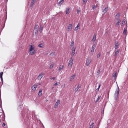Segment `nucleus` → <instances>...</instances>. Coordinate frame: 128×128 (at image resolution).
<instances>
[{"label":"nucleus","mask_w":128,"mask_h":128,"mask_svg":"<svg viewBox=\"0 0 128 128\" xmlns=\"http://www.w3.org/2000/svg\"><path fill=\"white\" fill-rule=\"evenodd\" d=\"M55 77H53L52 78H51V79H52L53 80H54L55 79Z\"/></svg>","instance_id":"49530a36"},{"label":"nucleus","mask_w":128,"mask_h":128,"mask_svg":"<svg viewBox=\"0 0 128 128\" xmlns=\"http://www.w3.org/2000/svg\"><path fill=\"white\" fill-rule=\"evenodd\" d=\"M44 74L43 72H41L40 74L38 77V80H40L42 76L44 75Z\"/></svg>","instance_id":"39448f33"},{"label":"nucleus","mask_w":128,"mask_h":128,"mask_svg":"<svg viewBox=\"0 0 128 128\" xmlns=\"http://www.w3.org/2000/svg\"><path fill=\"white\" fill-rule=\"evenodd\" d=\"M1 105V104L0 103V106Z\"/></svg>","instance_id":"5fc2aeb1"},{"label":"nucleus","mask_w":128,"mask_h":128,"mask_svg":"<svg viewBox=\"0 0 128 128\" xmlns=\"http://www.w3.org/2000/svg\"><path fill=\"white\" fill-rule=\"evenodd\" d=\"M35 48V46L33 44H31L29 46V51H31L34 50Z\"/></svg>","instance_id":"7ed1b4c3"},{"label":"nucleus","mask_w":128,"mask_h":128,"mask_svg":"<svg viewBox=\"0 0 128 128\" xmlns=\"http://www.w3.org/2000/svg\"><path fill=\"white\" fill-rule=\"evenodd\" d=\"M38 46L43 48L44 47V45L42 43H41L38 45Z\"/></svg>","instance_id":"6ab92c4d"},{"label":"nucleus","mask_w":128,"mask_h":128,"mask_svg":"<svg viewBox=\"0 0 128 128\" xmlns=\"http://www.w3.org/2000/svg\"><path fill=\"white\" fill-rule=\"evenodd\" d=\"M127 32V30L126 28H124V29L123 31V34L124 35H126V32Z\"/></svg>","instance_id":"b1692460"},{"label":"nucleus","mask_w":128,"mask_h":128,"mask_svg":"<svg viewBox=\"0 0 128 128\" xmlns=\"http://www.w3.org/2000/svg\"><path fill=\"white\" fill-rule=\"evenodd\" d=\"M120 14L118 13L116 14V19L118 20H120L119 19V17L120 16Z\"/></svg>","instance_id":"a211bd4d"},{"label":"nucleus","mask_w":128,"mask_h":128,"mask_svg":"<svg viewBox=\"0 0 128 128\" xmlns=\"http://www.w3.org/2000/svg\"><path fill=\"white\" fill-rule=\"evenodd\" d=\"M38 29H34V32L35 34H36L38 32Z\"/></svg>","instance_id":"e433bc0d"},{"label":"nucleus","mask_w":128,"mask_h":128,"mask_svg":"<svg viewBox=\"0 0 128 128\" xmlns=\"http://www.w3.org/2000/svg\"><path fill=\"white\" fill-rule=\"evenodd\" d=\"M94 49H92V50H91V52H94Z\"/></svg>","instance_id":"de8ad7c7"},{"label":"nucleus","mask_w":128,"mask_h":128,"mask_svg":"<svg viewBox=\"0 0 128 128\" xmlns=\"http://www.w3.org/2000/svg\"><path fill=\"white\" fill-rule=\"evenodd\" d=\"M72 54L71 55L73 56L75 54V51L76 50V48L72 49Z\"/></svg>","instance_id":"f8f14e48"},{"label":"nucleus","mask_w":128,"mask_h":128,"mask_svg":"<svg viewBox=\"0 0 128 128\" xmlns=\"http://www.w3.org/2000/svg\"><path fill=\"white\" fill-rule=\"evenodd\" d=\"M80 25L79 24H78L75 28V30L76 31H77L78 30V28L80 26Z\"/></svg>","instance_id":"7c9ffc66"},{"label":"nucleus","mask_w":128,"mask_h":128,"mask_svg":"<svg viewBox=\"0 0 128 128\" xmlns=\"http://www.w3.org/2000/svg\"><path fill=\"white\" fill-rule=\"evenodd\" d=\"M91 60L89 58H88L87 59L86 61V65L88 66L90 64L91 62Z\"/></svg>","instance_id":"0eeeda50"},{"label":"nucleus","mask_w":128,"mask_h":128,"mask_svg":"<svg viewBox=\"0 0 128 128\" xmlns=\"http://www.w3.org/2000/svg\"><path fill=\"white\" fill-rule=\"evenodd\" d=\"M100 53H99L98 54V55H97V58H100Z\"/></svg>","instance_id":"a19ab883"},{"label":"nucleus","mask_w":128,"mask_h":128,"mask_svg":"<svg viewBox=\"0 0 128 128\" xmlns=\"http://www.w3.org/2000/svg\"><path fill=\"white\" fill-rule=\"evenodd\" d=\"M30 52V54L31 55L33 54L36 52L35 49L33 50H32L31 51H29Z\"/></svg>","instance_id":"dca6fc26"},{"label":"nucleus","mask_w":128,"mask_h":128,"mask_svg":"<svg viewBox=\"0 0 128 128\" xmlns=\"http://www.w3.org/2000/svg\"><path fill=\"white\" fill-rule=\"evenodd\" d=\"M119 92V88L118 87V88L116 90L114 95V98L116 100H117L118 99Z\"/></svg>","instance_id":"f257e3e1"},{"label":"nucleus","mask_w":128,"mask_h":128,"mask_svg":"<svg viewBox=\"0 0 128 128\" xmlns=\"http://www.w3.org/2000/svg\"><path fill=\"white\" fill-rule=\"evenodd\" d=\"M120 52V50L119 49L117 50L115 52L114 56L116 57L117 56V54L119 53Z\"/></svg>","instance_id":"2eb2a0df"},{"label":"nucleus","mask_w":128,"mask_h":128,"mask_svg":"<svg viewBox=\"0 0 128 128\" xmlns=\"http://www.w3.org/2000/svg\"><path fill=\"white\" fill-rule=\"evenodd\" d=\"M110 53V52H106V56H107V57L109 55Z\"/></svg>","instance_id":"ea45409f"},{"label":"nucleus","mask_w":128,"mask_h":128,"mask_svg":"<svg viewBox=\"0 0 128 128\" xmlns=\"http://www.w3.org/2000/svg\"><path fill=\"white\" fill-rule=\"evenodd\" d=\"M108 10V7H106L104 9L102 10V12L104 14L106 13Z\"/></svg>","instance_id":"9b49d317"},{"label":"nucleus","mask_w":128,"mask_h":128,"mask_svg":"<svg viewBox=\"0 0 128 128\" xmlns=\"http://www.w3.org/2000/svg\"><path fill=\"white\" fill-rule=\"evenodd\" d=\"M96 44H94L93 46H92V48L93 49H94L95 48L96 46Z\"/></svg>","instance_id":"2f4dec72"},{"label":"nucleus","mask_w":128,"mask_h":128,"mask_svg":"<svg viewBox=\"0 0 128 128\" xmlns=\"http://www.w3.org/2000/svg\"><path fill=\"white\" fill-rule=\"evenodd\" d=\"M0 122H1V121L0 120Z\"/></svg>","instance_id":"bf43d9fd"},{"label":"nucleus","mask_w":128,"mask_h":128,"mask_svg":"<svg viewBox=\"0 0 128 128\" xmlns=\"http://www.w3.org/2000/svg\"><path fill=\"white\" fill-rule=\"evenodd\" d=\"M64 67L63 66L60 65L59 68V71L60 72V71Z\"/></svg>","instance_id":"412c9836"},{"label":"nucleus","mask_w":128,"mask_h":128,"mask_svg":"<svg viewBox=\"0 0 128 128\" xmlns=\"http://www.w3.org/2000/svg\"><path fill=\"white\" fill-rule=\"evenodd\" d=\"M72 24H69L68 27V30H70L72 29Z\"/></svg>","instance_id":"f3484780"},{"label":"nucleus","mask_w":128,"mask_h":128,"mask_svg":"<svg viewBox=\"0 0 128 128\" xmlns=\"http://www.w3.org/2000/svg\"><path fill=\"white\" fill-rule=\"evenodd\" d=\"M75 76L74 75H73L71 76L70 78V81L72 80L74 78Z\"/></svg>","instance_id":"aec40b11"},{"label":"nucleus","mask_w":128,"mask_h":128,"mask_svg":"<svg viewBox=\"0 0 128 128\" xmlns=\"http://www.w3.org/2000/svg\"><path fill=\"white\" fill-rule=\"evenodd\" d=\"M121 20H118V22L116 23V25L118 26L119 24V23L120 22Z\"/></svg>","instance_id":"c85d7f7f"},{"label":"nucleus","mask_w":128,"mask_h":128,"mask_svg":"<svg viewBox=\"0 0 128 128\" xmlns=\"http://www.w3.org/2000/svg\"><path fill=\"white\" fill-rule=\"evenodd\" d=\"M43 29V27L42 25H40V31L41 32Z\"/></svg>","instance_id":"a878e982"},{"label":"nucleus","mask_w":128,"mask_h":128,"mask_svg":"<svg viewBox=\"0 0 128 128\" xmlns=\"http://www.w3.org/2000/svg\"><path fill=\"white\" fill-rule=\"evenodd\" d=\"M41 84V82L39 83V85H40V84Z\"/></svg>","instance_id":"864d4df0"},{"label":"nucleus","mask_w":128,"mask_h":128,"mask_svg":"<svg viewBox=\"0 0 128 128\" xmlns=\"http://www.w3.org/2000/svg\"><path fill=\"white\" fill-rule=\"evenodd\" d=\"M125 20H124L122 21V24L123 25H124L125 24Z\"/></svg>","instance_id":"37998d69"},{"label":"nucleus","mask_w":128,"mask_h":128,"mask_svg":"<svg viewBox=\"0 0 128 128\" xmlns=\"http://www.w3.org/2000/svg\"><path fill=\"white\" fill-rule=\"evenodd\" d=\"M81 87V85L80 84H78L76 88L75 89V92H77L78 90V89Z\"/></svg>","instance_id":"4468645a"},{"label":"nucleus","mask_w":128,"mask_h":128,"mask_svg":"<svg viewBox=\"0 0 128 128\" xmlns=\"http://www.w3.org/2000/svg\"><path fill=\"white\" fill-rule=\"evenodd\" d=\"M100 70H98L97 72V74L98 76H100Z\"/></svg>","instance_id":"f704fd0d"},{"label":"nucleus","mask_w":128,"mask_h":128,"mask_svg":"<svg viewBox=\"0 0 128 128\" xmlns=\"http://www.w3.org/2000/svg\"><path fill=\"white\" fill-rule=\"evenodd\" d=\"M54 66V64H51L50 66V69H52L53 67Z\"/></svg>","instance_id":"72a5a7b5"},{"label":"nucleus","mask_w":128,"mask_h":128,"mask_svg":"<svg viewBox=\"0 0 128 128\" xmlns=\"http://www.w3.org/2000/svg\"><path fill=\"white\" fill-rule=\"evenodd\" d=\"M7 0V1H8V0Z\"/></svg>","instance_id":"13d9d810"},{"label":"nucleus","mask_w":128,"mask_h":128,"mask_svg":"<svg viewBox=\"0 0 128 128\" xmlns=\"http://www.w3.org/2000/svg\"><path fill=\"white\" fill-rule=\"evenodd\" d=\"M94 123L92 122L89 128H93L94 126Z\"/></svg>","instance_id":"cd10ccee"},{"label":"nucleus","mask_w":128,"mask_h":128,"mask_svg":"<svg viewBox=\"0 0 128 128\" xmlns=\"http://www.w3.org/2000/svg\"><path fill=\"white\" fill-rule=\"evenodd\" d=\"M99 124H98V127H94V128H98V127H99Z\"/></svg>","instance_id":"3c124183"},{"label":"nucleus","mask_w":128,"mask_h":128,"mask_svg":"<svg viewBox=\"0 0 128 128\" xmlns=\"http://www.w3.org/2000/svg\"><path fill=\"white\" fill-rule=\"evenodd\" d=\"M117 72H115V73L114 74H113L112 77L113 78H116V74Z\"/></svg>","instance_id":"c756f323"},{"label":"nucleus","mask_w":128,"mask_h":128,"mask_svg":"<svg viewBox=\"0 0 128 128\" xmlns=\"http://www.w3.org/2000/svg\"><path fill=\"white\" fill-rule=\"evenodd\" d=\"M64 1V0H60V2L58 3V5H61L62 4L63 2Z\"/></svg>","instance_id":"393cba45"},{"label":"nucleus","mask_w":128,"mask_h":128,"mask_svg":"<svg viewBox=\"0 0 128 128\" xmlns=\"http://www.w3.org/2000/svg\"><path fill=\"white\" fill-rule=\"evenodd\" d=\"M100 96H98V98H97L96 101V102H98L99 100L100 99Z\"/></svg>","instance_id":"58836bf2"},{"label":"nucleus","mask_w":128,"mask_h":128,"mask_svg":"<svg viewBox=\"0 0 128 128\" xmlns=\"http://www.w3.org/2000/svg\"><path fill=\"white\" fill-rule=\"evenodd\" d=\"M0 78L1 79V80L2 82L3 81V79H2V76H0Z\"/></svg>","instance_id":"a18cd8bd"},{"label":"nucleus","mask_w":128,"mask_h":128,"mask_svg":"<svg viewBox=\"0 0 128 128\" xmlns=\"http://www.w3.org/2000/svg\"><path fill=\"white\" fill-rule=\"evenodd\" d=\"M96 8V7L95 6H94L92 8L93 9H95Z\"/></svg>","instance_id":"603ef678"},{"label":"nucleus","mask_w":128,"mask_h":128,"mask_svg":"<svg viewBox=\"0 0 128 128\" xmlns=\"http://www.w3.org/2000/svg\"><path fill=\"white\" fill-rule=\"evenodd\" d=\"M74 41H72L70 44V46L72 49L76 48H75L74 47Z\"/></svg>","instance_id":"9d476101"},{"label":"nucleus","mask_w":128,"mask_h":128,"mask_svg":"<svg viewBox=\"0 0 128 128\" xmlns=\"http://www.w3.org/2000/svg\"><path fill=\"white\" fill-rule=\"evenodd\" d=\"M88 0H83V3L84 4H86Z\"/></svg>","instance_id":"4c0bfd02"},{"label":"nucleus","mask_w":128,"mask_h":128,"mask_svg":"<svg viewBox=\"0 0 128 128\" xmlns=\"http://www.w3.org/2000/svg\"><path fill=\"white\" fill-rule=\"evenodd\" d=\"M2 116V115H1L0 116Z\"/></svg>","instance_id":"4d7b16f0"},{"label":"nucleus","mask_w":128,"mask_h":128,"mask_svg":"<svg viewBox=\"0 0 128 128\" xmlns=\"http://www.w3.org/2000/svg\"><path fill=\"white\" fill-rule=\"evenodd\" d=\"M80 12V10H77V13H78V14Z\"/></svg>","instance_id":"8fccbe9b"},{"label":"nucleus","mask_w":128,"mask_h":128,"mask_svg":"<svg viewBox=\"0 0 128 128\" xmlns=\"http://www.w3.org/2000/svg\"><path fill=\"white\" fill-rule=\"evenodd\" d=\"M37 85L36 84H34L32 87V91L34 92L35 91L36 88L37 87Z\"/></svg>","instance_id":"20e7f679"},{"label":"nucleus","mask_w":128,"mask_h":128,"mask_svg":"<svg viewBox=\"0 0 128 128\" xmlns=\"http://www.w3.org/2000/svg\"><path fill=\"white\" fill-rule=\"evenodd\" d=\"M96 34H94V35L93 38L92 39V41L93 42H94L96 40Z\"/></svg>","instance_id":"ddd939ff"},{"label":"nucleus","mask_w":128,"mask_h":128,"mask_svg":"<svg viewBox=\"0 0 128 128\" xmlns=\"http://www.w3.org/2000/svg\"><path fill=\"white\" fill-rule=\"evenodd\" d=\"M36 0H32L30 4V6L32 8L33 6L34 5Z\"/></svg>","instance_id":"6e6552de"},{"label":"nucleus","mask_w":128,"mask_h":128,"mask_svg":"<svg viewBox=\"0 0 128 128\" xmlns=\"http://www.w3.org/2000/svg\"><path fill=\"white\" fill-rule=\"evenodd\" d=\"M42 90L41 89L40 90L38 94L39 96H41L42 95Z\"/></svg>","instance_id":"4be33fe9"},{"label":"nucleus","mask_w":128,"mask_h":128,"mask_svg":"<svg viewBox=\"0 0 128 128\" xmlns=\"http://www.w3.org/2000/svg\"><path fill=\"white\" fill-rule=\"evenodd\" d=\"M70 10V8H68L66 10V14H69V10Z\"/></svg>","instance_id":"5701e85b"},{"label":"nucleus","mask_w":128,"mask_h":128,"mask_svg":"<svg viewBox=\"0 0 128 128\" xmlns=\"http://www.w3.org/2000/svg\"><path fill=\"white\" fill-rule=\"evenodd\" d=\"M3 74V72H0V76H2Z\"/></svg>","instance_id":"c03bdc74"},{"label":"nucleus","mask_w":128,"mask_h":128,"mask_svg":"<svg viewBox=\"0 0 128 128\" xmlns=\"http://www.w3.org/2000/svg\"><path fill=\"white\" fill-rule=\"evenodd\" d=\"M60 101L59 100H58L57 102H56L55 104L54 108H56L60 104Z\"/></svg>","instance_id":"1a4fd4ad"},{"label":"nucleus","mask_w":128,"mask_h":128,"mask_svg":"<svg viewBox=\"0 0 128 128\" xmlns=\"http://www.w3.org/2000/svg\"><path fill=\"white\" fill-rule=\"evenodd\" d=\"M59 84H60V82H57L56 83H55L54 84V86H56L57 85H58Z\"/></svg>","instance_id":"79ce46f5"},{"label":"nucleus","mask_w":128,"mask_h":128,"mask_svg":"<svg viewBox=\"0 0 128 128\" xmlns=\"http://www.w3.org/2000/svg\"><path fill=\"white\" fill-rule=\"evenodd\" d=\"M55 54V52H52V53H51L50 54V55L51 56H54Z\"/></svg>","instance_id":"bb28decb"},{"label":"nucleus","mask_w":128,"mask_h":128,"mask_svg":"<svg viewBox=\"0 0 128 128\" xmlns=\"http://www.w3.org/2000/svg\"><path fill=\"white\" fill-rule=\"evenodd\" d=\"M116 0H114V1H115Z\"/></svg>","instance_id":"6e6d98bb"},{"label":"nucleus","mask_w":128,"mask_h":128,"mask_svg":"<svg viewBox=\"0 0 128 128\" xmlns=\"http://www.w3.org/2000/svg\"><path fill=\"white\" fill-rule=\"evenodd\" d=\"M39 26H38V25L37 24L35 25L34 29H38V28Z\"/></svg>","instance_id":"473e14b6"},{"label":"nucleus","mask_w":128,"mask_h":128,"mask_svg":"<svg viewBox=\"0 0 128 128\" xmlns=\"http://www.w3.org/2000/svg\"><path fill=\"white\" fill-rule=\"evenodd\" d=\"M5 124L4 123L2 124V126H5Z\"/></svg>","instance_id":"09e8293b"},{"label":"nucleus","mask_w":128,"mask_h":128,"mask_svg":"<svg viewBox=\"0 0 128 128\" xmlns=\"http://www.w3.org/2000/svg\"><path fill=\"white\" fill-rule=\"evenodd\" d=\"M120 45V43L118 41L116 42H115V48L117 49L118 48V46Z\"/></svg>","instance_id":"423d86ee"},{"label":"nucleus","mask_w":128,"mask_h":128,"mask_svg":"<svg viewBox=\"0 0 128 128\" xmlns=\"http://www.w3.org/2000/svg\"><path fill=\"white\" fill-rule=\"evenodd\" d=\"M101 84H100L98 86V88H97V89L96 90H97V91H98V90H99L100 88V86H101Z\"/></svg>","instance_id":"c9c22d12"},{"label":"nucleus","mask_w":128,"mask_h":128,"mask_svg":"<svg viewBox=\"0 0 128 128\" xmlns=\"http://www.w3.org/2000/svg\"><path fill=\"white\" fill-rule=\"evenodd\" d=\"M73 59L72 58H70L69 61L68 63V66L71 67L73 64Z\"/></svg>","instance_id":"f03ea898"}]
</instances>
